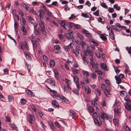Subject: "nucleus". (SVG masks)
<instances>
[{"label": "nucleus", "instance_id": "58836bf2", "mask_svg": "<svg viewBox=\"0 0 131 131\" xmlns=\"http://www.w3.org/2000/svg\"><path fill=\"white\" fill-rule=\"evenodd\" d=\"M101 88L102 90H106V86L104 84H102L101 85Z\"/></svg>", "mask_w": 131, "mask_h": 131}, {"label": "nucleus", "instance_id": "4d7b16f0", "mask_svg": "<svg viewBox=\"0 0 131 131\" xmlns=\"http://www.w3.org/2000/svg\"><path fill=\"white\" fill-rule=\"evenodd\" d=\"M48 82H49V83L52 85H55V82L53 80H49Z\"/></svg>", "mask_w": 131, "mask_h": 131}, {"label": "nucleus", "instance_id": "0e129e2a", "mask_svg": "<svg viewBox=\"0 0 131 131\" xmlns=\"http://www.w3.org/2000/svg\"><path fill=\"white\" fill-rule=\"evenodd\" d=\"M120 94L121 95H123L124 96H125V94H126V92L125 91H121L120 92Z\"/></svg>", "mask_w": 131, "mask_h": 131}, {"label": "nucleus", "instance_id": "49530a36", "mask_svg": "<svg viewBox=\"0 0 131 131\" xmlns=\"http://www.w3.org/2000/svg\"><path fill=\"white\" fill-rule=\"evenodd\" d=\"M65 82L67 83V85H70L71 84V81L67 79H65Z\"/></svg>", "mask_w": 131, "mask_h": 131}, {"label": "nucleus", "instance_id": "7c9ffc66", "mask_svg": "<svg viewBox=\"0 0 131 131\" xmlns=\"http://www.w3.org/2000/svg\"><path fill=\"white\" fill-rule=\"evenodd\" d=\"M94 121L95 124L99 126H101L102 125V123H99L96 119H94Z\"/></svg>", "mask_w": 131, "mask_h": 131}, {"label": "nucleus", "instance_id": "9b49d317", "mask_svg": "<svg viewBox=\"0 0 131 131\" xmlns=\"http://www.w3.org/2000/svg\"><path fill=\"white\" fill-rule=\"evenodd\" d=\"M55 65V62L54 61L53 59L50 60L49 62V66L50 67L52 68L54 67Z\"/></svg>", "mask_w": 131, "mask_h": 131}, {"label": "nucleus", "instance_id": "412c9836", "mask_svg": "<svg viewBox=\"0 0 131 131\" xmlns=\"http://www.w3.org/2000/svg\"><path fill=\"white\" fill-rule=\"evenodd\" d=\"M96 73L99 75V76L100 77L101 76H104V73L102 72L101 70H99L97 71Z\"/></svg>", "mask_w": 131, "mask_h": 131}, {"label": "nucleus", "instance_id": "c756f323", "mask_svg": "<svg viewBox=\"0 0 131 131\" xmlns=\"http://www.w3.org/2000/svg\"><path fill=\"white\" fill-rule=\"evenodd\" d=\"M26 93L30 96H31L32 95V92L30 90H28L26 91Z\"/></svg>", "mask_w": 131, "mask_h": 131}, {"label": "nucleus", "instance_id": "f03ea898", "mask_svg": "<svg viewBox=\"0 0 131 131\" xmlns=\"http://www.w3.org/2000/svg\"><path fill=\"white\" fill-rule=\"evenodd\" d=\"M101 114L105 119L108 120L110 122L112 121V119L113 118V116L112 115H107L104 112L102 113Z\"/></svg>", "mask_w": 131, "mask_h": 131}, {"label": "nucleus", "instance_id": "e2e57ef3", "mask_svg": "<svg viewBox=\"0 0 131 131\" xmlns=\"http://www.w3.org/2000/svg\"><path fill=\"white\" fill-rule=\"evenodd\" d=\"M86 44L85 42L83 41H82L80 45L82 48H83L84 46Z\"/></svg>", "mask_w": 131, "mask_h": 131}, {"label": "nucleus", "instance_id": "2f4dec72", "mask_svg": "<svg viewBox=\"0 0 131 131\" xmlns=\"http://www.w3.org/2000/svg\"><path fill=\"white\" fill-rule=\"evenodd\" d=\"M21 29L25 33L27 31L25 28V26L22 25L21 26Z\"/></svg>", "mask_w": 131, "mask_h": 131}, {"label": "nucleus", "instance_id": "f8f14e48", "mask_svg": "<svg viewBox=\"0 0 131 131\" xmlns=\"http://www.w3.org/2000/svg\"><path fill=\"white\" fill-rule=\"evenodd\" d=\"M109 33L111 38L113 40H114L115 39V37L114 36V33L111 30L110 31V32H109Z\"/></svg>", "mask_w": 131, "mask_h": 131}, {"label": "nucleus", "instance_id": "f257e3e1", "mask_svg": "<svg viewBox=\"0 0 131 131\" xmlns=\"http://www.w3.org/2000/svg\"><path fill=\"white\" fill-rule=\"evenodd\" d=\"M40 22L39 25L41 28V30L43 34H45L46 32L45 30V28L44 25V23L43 19H39Z\"/></svg>", "mask_w": 131, "mask_h": 131}, {"label": "nucleus", "instance_id": "c9c22d12", "mask_svg": "<svg viewBox=\"0 0 131 131\" xmlns=\"http://www.w3.org/2000/svg\"><path fill=\"white\" fill-rule=\"evenodd\" d=\"M29 39L31 40V42L35 40L36 39H35V36H34L33 35H32L31 36H30L29 37Z\"/></svg>", "mask_w": 131, "mask_h": 131}, {"label": "nucleus", "instance_id": "473e14b6", "mask_svg": "<svg viewBox=\"0 0 131 131\" xmlns=\"http://www.w3.org/2000/svg\"><path fill=\"white\" fill-rule=\"evenodd\" d=\"M34 31L35 34L36 35H38L39 36L40 34V32L39 31V30L37 28L35 29L34 30Z\"/></svg>", "mask_w": 131, "mask_h": 131}, {"label": "nucleus", "instance_id": "09e8293b", "mask_svg": "<svg viewBox=\"0 0 131 131\" xmlns=\"http://www.w3.org/2000/svg\"><path fill=\"white\" fill-rule=\"evenodd\" d=\"M14 21H15V23L14 24V27L15 28V30L17 31V30H16V29L18 27V25L17 24V23H16L15 21V19H14Z\"/></svg>", "mask_w": 131, "mask_h": 131}, {"label": "nucleus", "instance_id": "37998d69", "mask_svg": "<svg viewBox=\"0 0 131 131\" xmlns=\"http://www.w3.org/2000/svg\"><path fill=\"white\" fill-rule=\"evenodd\" d=\"M113 122L114 124L117 126L118 124L117 120L116 118L113 119Z\"/></svg>", "mask_w": 131, "mask_h": 131}, {"label": "nucleus", "instance_id": "864d4df0", "mask_svg": "<svg viewBox=\"0 0 131 131\" xmlns=\"http://www.w3.org/2000/svg\"><path fill=\"white\" fill-rule=\"evenodd\" d=\"M117 77H118L121 79L124 78L125 77L124 75L122 74H120Z\"/></svg>", "mask_w": 131, "mask_h": 131}, {"label": "nucleus", "instance_id": "dca6fc26", "mask_svg": "<svg viewBox=\"0 0 131 131\" xmlns=\"http://www.w3.org/2000/svg\"><path fill=\"white\" fill-rule=\"evenodd\" d=\"M21 5L23 6L24 8L26 9L28 11V8H29L28 6H27V5L24 3H23L21 4Z\"/></svg>", "mask_w": 131, "mask_h": 131}, {"label": "nucleus", "instance_id": "ea45409f", "mask_svg": "<svg viewBox=\"0 0 131 131\" xmlns=\"http://www.w3.org/2000/svg\"><path fill=\"white\" fill-rule=\"evenodd\" d=\"M90 75L93 79H96L97 77L96 74L95 73H91Z\"/></svg>", "mask_w": 131, "mask_h": 131}, {"label": "nucleus", "instance_id": "e433bc0d", "mask_svg": "<svg viewBox=\"0 0 131 131\" xmlns=\"http://www.w3.org/2000/svg\"><path fill=\"white\" fill-rule=\"evenodd\" d=\"M114 8L116 9L117 10H119L120 9V7L118 6L117 4H115L113 6Z\"/></svg>", "mask_w": 131, "mask_h": 131}, {"label": "nucleus", "instance_id": "7ed1b4c3", "mask_svg": "<svg viewBox=\"0 0 131 131\" xmlns=\"http://www.w3.org/2000/svg\"><path fill=\"white\" fill-rule=\"evenodd\" d=\"M40 41V39L39 38H37V39L31 42L32 44L33 49L34 50L35 49H36L37 47V43L38 41Z\"/></svg>", "mask_w": 131, "mask_h": 131}, {"label": "nucleus", "instance_id": "603ef678", "mask_svg": "<svg viewBox=\"0 0 131 131\" xmlns=\"http://www.w3.org/2000/svg\"><path fill=\"white\" fill-rule=\"evenodd\" d=\"M69 27L68 26V27L70 28H72L73 27H74V24L73 23L69 22Z\"/></svg>", "mask_w": 131, "mask_h": 131}, {"label": "nucleus", "instance_id": "2eb2a0df", "mask_svg": "<svg viewBox=\"0 0 131 131\" xmlns=\"http://www.w3.org/2000/svg\"><path fill=\"white\" fill-rule=\"evenodd\" d=\"M69 112L72 114L70 115H72L73 116H76L77 115V114L75 113L72 109H71L69 110Z\"/></svg>", "mask_w": 131, "mask_h": 131}, {"label": "nucleus", "instance_id": "c03bdc74", "mask_svg": "<svg viewBox=\"0 0 131 131\" xmlns=\"http://www.w3.org/2000/svg\"><path fill=\"white\" fill-rule=\"evenodd\" d=\"M124 128L126 131H131V127L130 128L127 126H125Z\"/></svg>", "mask_w": 131, "mask_h": 131}, {"label": "nucleus", "instance_id": "a878e982", "mask_svg": "<svg viewBox=\"0 0 131 131\" xmlns=\"http://www.w3.org/2000/svg\"><path fill=\"white\" fill-rule=\"evenodd\" d=\"M86 57L85 55H83V57L82 58V59L83 60V62L85 63H86L87 64L88 63V62L86 59Z\"/></svg>", "mask_w": 131, "mask_h": 131}, {"label": "nucleus", "instance_id": "6ab92c4d", "mask_svg": "<svg viewBox=\"0 0 131 131\" xmlns=\"http://www.w3.org/2000/svg\"><path fill=\"white\" fill-rule=\"evenodd\" d=\"M115 79L116 80V83L118 84H119L121 82V79L117 77L116 76H115Z\"/></svg>", "mask_w": 131, "mask_h": 131}, {"label": "nucleus", "instance_id": "5fc2aeb1", "mask_svg": "<svg viewBox=\"0 0 131 131\" xmlns=\"http://www.w3.org/2000/svg\"><path fill=\"white\" fill-rule=\"evenodd\" d=\"M45 12L49 16H50L51 15V13L49 11V10H47Z\"/></svg>", "mask_w": 131, "mask_h": 131}, {"label": "nucleus", "instance_id": "69168bd1", "mask_svg": "<svg viewBox=\"0 0 131 131\" xmlns=\"http://www.w3.org/2000/svg\"><path fill=\"white\" fill-rule=\"evenodd\" d=\"M114 70L115 72H116V73L117 74L119 73V72L120 71V70H119L117 69V67L115 68Z\"/></svg>", "mask_w": 131, "mask_h": 131}, {"label": "nucleus", "instance_id": "aec40b11", "mask_svg": "<svg viewBox=\"0 0 131 131\" xmlns=\"http://www.w3.org/2000/svg\"><path fill=\"white\" fill-rule=\"evenodd\" d=\"M99 65L98 63H96L95 65L94 68L93 69L95 72H97V71L99 69Z\"/></svg>", "mask_w": 131, "mask_h": 131}, {"label": "nucleus", "instance_id": "f704fd0d", "mask_svg": "<svg viewBox=\"0 0 131 131\" xmlns=\"http://www.w3.org/2000/svg\"><path fill=\"white\" fill-rule=\"evenodd\" d=\"M72 92L76 95H79V91L77 89L72 90Z\"/></svg>", "mask_w": 131, "mask_h": 131}, {"label": "nucleus", "instance_id": "72a5a7b5", "mask_svg": "<svg viewBox=\"0 0 131 131\" xmlns=\"http://www.w3.org/2000/svg\"><path fill=\"white\" fill-rule=\"evenodd\" d=\"M100 37L104 41H105L107 39V38L104 35V34H101Z\"/></svg>", "mask_w": 131, "mask_h": 131}, {"label": "nucleus", "instance_id": "20e7f679", "mask_svg": "<svg viewBox=\"0 0 131 131\" xmlns=\"http://www.w3.org/2000/svg\"><path fill=\"white\" fill-rule=\"evenodd\" d=\"M125 108L128 111H131V104L129 102H126L124 104Z\"/></svg>", "mask_w": 131, "mask_h": 131}, {"label": "nucleus", "instance_id": "ddd939ff", "mask_svg": "<svg viewBox=\"0 0 131 131\" xmlns=\"http://www.w3.org/2000/svg\"><path fill=\"white\" fill-rule=\"evenodd\" d=\"M85 91L87 94H89L91 92V90L89 86H86L84 88Z\"/></svg>", "mask_w": 131, "mask_h": 131}, {"label": "nucleus", "instance_id": "39448f33", "mask_svg": "<svg viewBox=\"0 0 131 131\" xmlns=\"http://www.w3.org/2000/svg\"><path fill=\"white\" fill-rule=\"evenodd\" d=\"M54 97L58 100H63L65 99V97L61 95L57 94L55 95Z\"/></svg>", "mask_w": 131, "mask_h": 131}, {"label": "nucleus", "instance_id": "338daca9", "mask_svg": "<svg viewBox=\"0 0 131 131\" xmlns=\"http://www.w3.org/2000/svg\"><path fill=\"white\" fill-rule=\"evenodd\" d=\"M69 101L65 97V99H64L62 101V102L63 103H69Z\"/></svg>", "mask_w": 131, "mask_h": 131}, {"label": "nucleus", "instance_id": "1a4fd4ad", "mask_svg": "<svg viewBox=\"0 0 131 131\" xmlns=\"http://www.w3.org/2000/svg\"><path fill=\"white\" fill-rule=\"evenodd\" d=\"M40 14L39 15V19H43V16L45 14L44 12L42 10L40 9L39 10Z\"/></svg>", "mask_w": 131, "mask_h": 131}, {"label": "nucleus", "instance_id": "4c0bfd02", "mask_svg": "<svg viewBox=\"0 0 131 131\" xmlns=\"http://www.w3.org/2000/svg\"><path fill=\"white\" fill-rule=\"evenodd\" d=\"M10 126L13 129L17 130L18 129L17 128L14 124H12L10 125Z\"/></svg>", "mask_w": 131, "mask_h": 131}, {"label": "nucleus", "instance_id": "3c124183", "mask_svg": "<svg viewBox=\"0 0 131 131\" xmlns=\"http://www.w3.org/2000/svg\"><path fill=\"white\" fill-rule=\"evenodd\" d=\"M0 99L1 101H4L5 100L4 97L1 93H0Z\"/></svg>", "mask_w": 131, "mask_h": 131}, {"label": "nucleus", "instance_id": "4be33fe9", "mask_svg": "<svg viewBox=\"0 0 131 131\" xmlns=\"http://www.w3.org/2000/svg\"><path fill=\"white\" fill-rule=\"evenodd\" d=\"M65 21H60L59 24L61 26L63 27V28L65 29H67L65 26H64Z\"/></svg>", "mask_w": 131, "mask_h": 131}, {"label": "nucleus", "instance_id": "a18cd8bd", "mask_svg": "<svg viewBox=\"0 0 131 131\" xmlns=\"http://www.w3.org/2000/svg\"><path fill=\"white\" fill-rule=\"evenodd\" d=\"M68 35L70 37V38L72 39H74V37L73 35L72 32L71 31L70 32L68 33Z\"/></svg>", "mask_w": 131, "mask_h": 131}, {"label": "nucleus", "instance_id": "0eeeda50", "mask_svg": "<svg viewBox=\"0 0 131 131\" xmlns=\"http://www.w3.org/2000/svg\"><path fill=\"white\" fill-rule=\"evenodd\" d=\"M29 119L28 120V122L29 123L31 124L32 123V121H34L35 120V118L33 115L30 114H29Z\"/></svg>", "mask_w": 131, "mask_h": 131}, {"label": "nucleus", "instance_id": "6e6552de", "mask_svg": "<svg viewBox=\"0 0 131 131\" xmlns=\"http://www.w3.org/2000/svg\"><path fill=\"white\" fill-rule=\"evenodd\" d=\"M52 104L53 106L55 108H58L59 106L58 103L55 100H53L52 102Z\"/></svg>", "mask_w": 131, "mask_h": 131}, {"label": "nucleus", "instance_id": "052dcab7", "mask_svg": "<svg viewBox=\"0 0 131 131\" xmlns=\"http://www.w3.org/2000/svg\"><path fill=\"white\" fill-rule=\"evenodd\" d=\"M104 92L106 96L107 97H110L111 96V94L110 93L105 92V91H104Z\"/></svg>", "mask_w": 131, "mask_h": 131}, {"label": "nucleus", "instance_id": "6e6d98bb", "mask_svg": "<svg viewBox=\"0 0 131 131\" xmlns=\"http://www.w3.org/2000/svg\"><path fill=\"white\" fill-rule=\"evenodd\" d=\"M108 11L110 13H112L114 11V9L113 8L109 7L108 9Z\"/></svg>", "mask_w": 131, "mask_h": 131}, {"label": "nucleus", "instance_id": "79ce46f5", "mask_svg": "<svg viewBox=\"0 0 131 131\" xmlns=\"http://www.w3.org/2000/svg\"><path fill=\"white\" fill-rule=\"evenodd\" d=\"M101 5L102 6L105 8H107L108 7L106 5V4L104 2L102 3Z\"/></svg>", "mask_w": 131, "mask_h": 131}, {"label": "nucleus", "instance_id": "bf43d9fd", "mask_svg": "<svg viewBox=\"0 0 131 131\" xmlns=\"http://www.w3.org/2000/svg\"><path fill=\"white\" fill-rule=\"evenodd\" d=\"M54 47L57 50H59L60 49V47L59 45H55Z\"/></svg>", "mask_w": 131, "mask_h": 131}, {"label": "nucleus", "instance_id": "cd10ccee", "mask_svg": "<svg viewBox=\"0 0 131 131\" xmlns=\"http://www.w3.org/2000/svg\"><path fill=\"white\" fill-rule=\"evenodd\" d=\"M78 38L80 39L81 40H83L84 39V37L80 34L78 33L77 35Z\"/></svg>", "mask_w": 131, "mask_h": 131}, {"label": "nucleus", "instance_id": "b1692460", "mask_svg": "<svg viewBox=\"0 0 131 131\" xmlns=\"http://www.w3.org/2000/svg\"><path fill=\"white\" fill-rule=\"evenodd\" d=\"M8 98L9 102L12 101L14 100L13 97L11 95H9L8 96Z\"/></svg>", "mask_w": 131, "mask_h": 131}, {"label": "nucleus", "instance_id": "9d476101", "mask_svg": "<svg viewBox=\"0 0 131 131\" xmlns=\"http://www.w3.org/2000/svg\"><path fill=\"white\" fill-rule=\"evenodd\" d=\"M100 67L103 68L104 70H108L107 69V67L105 64L104 63H102L100 64Z\"/></svg>", "mask_w": 131, "mask_h": 131}, {"label": "nucleus", "instance_id": "423d86ee", "mask_svg": "<svg viewBox=\"0 0 131 131\" xmlns=\"http://www.w3.org/2000/svg\"><path fill=\"white\" fill-rule=\"evenodd\" d=\"M74 45L72 43H70L68 46H65L64 47L65 50L66 51H69L70 49L73 47Z\"/></svg>", "mask_w": 131, "mask_h": 131}, {"label": "nucleus", "instance_id": "f3484780", "mask_svg": "<svg viewBox=\"0 0 131 131\" xmlns=\"http://www.w3.org/2000/svg\"><path fill=\"white\" fill-rule=\"evenodd\" d=\"M82 72L83 73V74L85 76L86 78L88 77V76L89 75V72L86 71H84V70H82Z\"/></svg>", "mask_w": 131, "mask_h": 131}, {"label": "nucleus", "instance_id": "bb28decb", "mask_svg": "<svg viewBox=\"0 0 131 131\" xmlns=\"http://www.w3.org/2000/svg\"><path fill=\"white\" fill-rule=\"evenodd\" d=\"M72 70L74 74L78 73L79 72V70L75 68H72Z\"/></svg>", "mask_w": 131, "mask_h": 131}, {"label": "nucleus", "instance_id": "13d9d810", "mask_svg": "<svg viewBox=\"0 0 131 131\" xmlns=\"http://www.w3.org/2000/svg\"><path fill=\"white\" fill-rule=\"evenodd\" d=\"M124 99L125 101L127 102H131V100H130L128 97H126V96L124 97Z\"/></svg>", "mask_w": 131, "mask_h": 131}, {"label": "nucleus", "instance_id": "774afa93", "mask_svg": "<svg viewBox=\"0 0 131 131\" xmlns=\"http://www.w3.org/2000/svg\"><path fill=\"white\" fill-rule=\"evenodd\" d=\"M85 36L89 38H91L92 37L91 34L88 32L86 35Z\"/></svg>", "mask_w": 131, "mask_h": 131}, {"label": "nucleus", "instance_id": "8fccbe9b", "mask_svg": "<svg viewBox=\"0 0 131 131\" xmlns=\"http://www.w3.org/2000/svg\"><path fill=\"white\" fill-rule=\"evenodd\" d=\"M48 123L50 126L51 127L52 129H54V125L51 122H49Z\"/></svg>", "mask_w": 131, "mask_h": 131}, {"label": "nucleus", "instance_id": "4468645a", "mask_svg": "<svg viewBox=\"0 0 131 131\" xmlns=\"http://www.w3.org/2000/svg\"><path fill=\"white\" fill-rule=\"evenodd\" d=\"M98 116L99 117V118L101 122H104V119L105 118L103 116L102 114L101 113V115L99 114L98 115Z\"/></svg>", "mask_w": 131, "mask_h": 131}, {"label": "nucleus", "instance_id": "a19ab883", "mask_svg": "<svg viewBox=\"0 0 131 131\" xmlns=\"http://www.w3.org/2000/svg\"><path fill=\"white\" fill-rule=\"evenodd\" d=\"M88 110L90 113L93 112L94 111V109L93 107L92 106H89L88 107Z\"/></svg>", "mask_w": 131, "mask_h": 131}, {"label": "nucleus", "instance_id": "c85d7f7f", "mask_svg": "<svg viewBox=\"0 0 131 131\" xmlns=\"http://www.w3.org/2000/svg\"><path fill=\"white\" fill-rule=\"evenodd\" d=\"M91 102L92 104L96 107V109L97 108V104L96 101H94V100H91Z\"/></svg>", "mask_w": 131, "mask_h": 131}, {"label": "nucleus", "instance_id": "5701e85b", "mask_svg": "<svg viewBox=\"0 0 131 131\" xmlns=\"http://www.w3.org/2000/svg\"><path fill=\"white\" fill-rule=\"evenodd\" d=\"M73 79L75 83H77L79 82V79L77 75H75L73 77Z\"/></svg>", "mask_w": 131, "mask_h": 131}, {"label": "nucleus", "instance_id": "393cba45", "mask_svg": "<svg viewBox=\"0 0 131 131\" xmlns=\"http://www.w3.org/2000/svg\"><path fill=\"white\" fill-rule=\"evenodd\" d=\"M28 20L30 23L32 24L34 22L35 20L34 19L31 17L30 16H28Z\"/></svg>", "mask_w": 131, "mask_h": 131}, {"label": "nucleus", "instance_id": "680f3d73", "mask_svg": "<svg viewBox=\"0 0 131 131\" xmlns=\"http://www.w3.org/2000/svg\"><path fill=\"white\" fill-rule=\"evenodd\" d=\"M24 53L25 54V56L26 57V58L28 59H30V57L29 56V54L27 53H26L25 52H24Z\"/></svg>", "mask_w": 131, "mask_h": 131}, {"label": "nucleus", "instance_id": "de8ad7c7", "mask_svg": "<svg viewBox=\"0 0 131 131\" xmlns=\"http://www.w3.org/2000/svg\"><path fill=\"white\" fill-rule=\"evenodd\" d=\"M126 49L128 51V53L131 54V47H130L129 48L127 47L126 48Z\"/></svg>", "mask_w": 131, "mask_h": 131}, {"label": "nucleus", "instance_id": "a211bd4d", "mask_svg": "<svg viewBox=\"0 0 131 131\" xmlns=\"http://www.w3.org/2000/svg\"><path fill=\"white\" fill-rule=\"evenodd\" d=\"M72 52L74 53L76 56H78L79 54V51L76 49H73L72 50Z\"/></svg>", "mask_w": 131, "mask_h": 131}]
</instances>
